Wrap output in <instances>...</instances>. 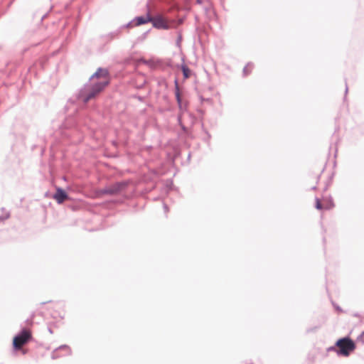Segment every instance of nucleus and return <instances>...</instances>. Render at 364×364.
I'll use <instances>...</instances> for the list:
<instances>
[{
    "label": "nucleus",
    "mask_w": 364,
    "mask_h": 364,
    "mask_svg": "<svg viewBox=\"0 0 364 364\" xmlns=\"http://www.w3.org/2000/svg\"><path fill=\"white\" fill-rule=\"evenodd\" d=\"M336 349L334 347L331 350H336L338 355L348 356L355 349V343L349 338H343L338 340L336 343Z\"/></svg>",
    "instance_id": "nucleus-2"
},
{
    "label": "nucleus",
    "mask_w": 364,
    "mask_h": 364,
    "mask_svg": "<svg viewBox=\"0 0 364 364\" xmlns=\"http://www.w3.org/2000/svg\"><path fill=\"white\" fill-rule=\"evenodd\" d=\"M119 189V185L117 184V187L105 189L104 191V193H109V194H113V193H116Z\"/></svg>",
    "instance_id": "nucleus-9"
},
{
    "label": "nucleus",
    "mask_w": 364,
    "mask_h": 364,
    "mask_svg": "<svg viewBox=\"0 0 364 364\" xmlns=\"http://www.w3.org/2000/svg\"><path fill=\"white\" fill-rule=\"evenodd\" d=\"M315 207L318 210H329L334 207V203L331 199L323 198L321 200L316 198Z\"/></svg>",
    "instance_id": "nucleus-5"
},
{
    "label": "nucleus",
    "mask_w": 364,
    "mask_h": 364,
    "mask_svg": "<svg viewBox=\"0 0 364 364\" xmlns=\"http://www.w3.org/2000/svg\"><path fill=\"white\" fill-rule=\"evenodd\" d=\"M360 339L362 342L364 343V331L362 333V334L360 336Z\"/></svg>",
    "instance_id": "nucleus-12"
},
{
    "label": "nucleus",
    "mask_w": 364,
    "mask_h": 364,
    "mask_svg": "<svg viewBox=\"0 0 364 364\" xmlns=\"http://www.w3.org/2000/svg\"><path fill=\"white\" fill-rule=\"evenodd\" d=\"M32 338V333L29 329H23L13 341L15 349L19 350Z\"/></svg>",
    "instance_id": "nucleus-3"
},
{
    "label": "nucleus",
    "mask_w": 364,
    "mask_h": 364,
    "mask_svg": "<svg viewBox=\"0 0 364 364\" xmlns=\"http://www.w3.org/2000/svg\"><path fill=\"white\" fill-rule=\"evenodd\" d=\"M182 71L185 79L190 77L191 71L186 65H182Z\"/></svg>",
    "instance_id": "nucleus-8"
},
{
    "label": "nucleus",
    "mask_w": 364,
    "mask_h": 364,
    "mask_svg": "<svg viewBox=\"0 0 364 364\" xmlns=\"http://www.w3.org/2000/svg\"><path fill=\"white\" fill-rule=\"evenodd\" d=\"M176 100H177L178 103L180 105L181 100L180 92H179V90H178V87H176Z\"/></svg>",
    "instance_id": "nucleus-11"
},
{
    "label": "nucleus",
    "mask_w": 364,
    "mask_h": 364,
    "mask_svg": "<svg viewBox=\"0 0 364 364\" xmlns=\"http://www.w3.org/2000/svg\"><path fill=\"white\" fill-rule=\"evenodd\" d=\"M53 198L58 203H63L68 198V194L60 188L56 189L55 193L53 195Z\"/></svg>",
    "instance_id": "nucleus-6"
},
{
    "label": "nucleus",
    "mask_w": 364,
    "mask_h": 364,
    "mask_svg": "<svg viewBox=\"0 0 364 364\" xmlns=\"http://www.w3.org/2000/svg\"><path fill=\"white\" fill-rule=\"evenodd\" d=\"M252 68H252V65H246V66L244 68V73H245V75H248V74H250V73L252 72Z\"/></svg>",
    "instance_id": "nucleus-10"
},
{
    "label": "nucleus",
    "mask_w": 364,
    "mask_h": 364,
    "mask_svg": "<svg viewBox=\"0 0 364 364\" xmlns=\"http://www.w3.org/2000/svg\"><path fill=\"white\" fill-rule=\"evenodd\" d=\"M151 16L149 14H146L144 16H139L135 18L134 20L135 26H140L149 22H151Z\"/></svg>",
    "instance_id": "nucleus-7"
},
{
    "label": "nucleus",
    "mask_w": 364,
    "mask_h": 364,
    "mask_svg": "<svg viewBox=\"0 0 364 364\" xmlns=\"http://www.w3.org/2000/svg\"><path fill=\"white\" fill-rule=\"evenodd\" d=\"M90 85L82 90L79 97L84 102L95 98L109 84V76L107 70L98 68L90 77Z\"/></svg>",
    "instance_id": "nucleus-1"
},
{
    "label": "nucleus",
    "mask_w": 364,
    "mask_h": 364,
    "mask_svg": "<svg viewBox=\"0 0 364 364\" xmlns=\"http://www.w3.org/2000/svg\"><path fill=\"white\" fill-rule=\"evenodd\" d=\"M151 22L155 28L159 29H168L171 28L169 23L162 16L151 17Z\"/></svg>",
    "instance_id": "nucleus-4"
}]
</instances>
